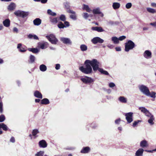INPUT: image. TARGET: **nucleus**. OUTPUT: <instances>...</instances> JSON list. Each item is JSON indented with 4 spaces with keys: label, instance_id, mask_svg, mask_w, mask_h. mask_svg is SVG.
<instances>
[{
    "label": "nucleus",
    "instance_id": "9",
    "mask_svg": "<svg viewBox=\"0 0 156 156\" xmlns=\"http://www.w3.org/2000/svg\"><path fill=\"white\" fill-rule=\"evenodd\" d=\"M39 147L41 148H45L47 147L48 144L44 140H40L38 143Z\"/></svg>",
    "mask_w": 156,
    "mask_h": 156
},
{
    "label": "nucleus",
    "instance_id": "40",
    "mask_svg": "<svg viewBox=\"0 0 156 156\" xmlns=\"http://www.w3.org/2000/svg\"><path fill=\"white\" fill-rule=\"evenodd\" d=\"M48 13L52 16H55L56 15V13L54 12H53L50 9H48L47 11Z\"/></svg>",
    "mask_w": 156,
    "mask_h": 156
},
{
    "label": "nucleus",
    "instance_id": "16",
    "mask_svg": "<svg viewBox=\"0 0 156 156\" xmlns=\"http://www.w3.org/2000/svg\"><path fill=\"white\" fill-rule=\"evenodd\" d=\"M90 149L89 147H86L83 148L80 151V152L82 153L85 154L89 152L90 151Z\"/></svg>",
    "mask_w": 156,
    "mask_h": 156
},
{
    "label": "nucleus",
    "instance_id": "59",
    "mask_svg": "<svg viewBox=\"0 0 156 156\" xmlns=\"http://www.w3.org/2000/svg\"><path fill=\"white\" fill-rule=\"evenodd\" d=\"M15 141V140L14 138L13 137H11L10 139V141L12 143H14Z\"/></svg>",
    "mask_w": 156,
    "mask_h": 156
},
{
    "label": "nucleus",
    "instance_id": "22",
    "mask_svg": "<svg viewBox=\"0 0 156 156\" xmlns=\"http://www.w3.org/2000/svg\"><path fill=\"white\" fill-rule=\"evenodd\" d=\"M3 23L4 26L8 27L10 26V21L9 19H6L3 22Z\"/></svg>",
    "mask_w": 156,
    "mask_h": 156
},
{
    "label": "nucleus",
    "instance_id": "49",
    "mask_svg": "<svg viewBox=\"0 0 156 156\" xmlns=\"http://www.w3.org/2000/svg\"><path fill=\"white\" fill-rule=\"evenodd\" d=\"M83 16L85 19H87L89 17V15L87 13L84 12L83 13Z\"/></svg>",
    "mask_w": 156,
    "mask_h": 156
},
{
    "label": "nucleus",
    "instance_id": "33",
    "mask_svg": "<svg viewBox=\"0 0 156 156\" xmlns=\"http://www.w3.org/2000/svg\"><path fill=\"white\" fill-rule=\"evenodd\" d=\"M40 69L41 71L44 72L47 69L46 66L44 64H42L40 66Z\"/></svg>",
    "mask_w": 156,
    "mask_h": 156
},
{
    "label": "nucleus",
    "instance_id": "29",
    "mask_svg": "<svg viewBox=\"0 0 156 156\" xmlns=\"http://www.w3.org/2000/svg\"><path fill=\"white\" fill-rule=\"evenodd\" d=\"M120 6V4L118 2H114L112 5V7L113 9H116L119 8Z\"/></svg>",
    "mask_w": 156,
    "mask_h": 156
},
{
    "label": "nucleus",
    "instance_id": "1",
    "mask_svg": "<svg viewBox=\"0 0 156 156\" xmlns=\"http://www.w3.org/2000/svg\"><path fill=\"white\" fill-rule=\"evenodd\" d=\"M99 64V62L96 59H94L91 61L87 60L84 62V66L80 67L79 69L83 73L86 74H90L92 71L91 66H92L93 70L96 72L98 68Z\"/></svg>",
    "mask_w": 156,
    "mask_h": 156
},
{
    "label": "nucleus",
    "instance_id": "32",
    "mask_svg": "<svg viewBox=\"0 0 156 156\" xmlns=\"http://www.w3.org/2000/svg\"><path fill=\"white\" fill-rule=\"evenodd\" d=\"M98 70V71L102 74H104L106 75H109V73L107 71L105 70H104L103 69L100 68L99 67Z\"/></svg>",
    "mask_w": 156,
    "mask_h": 156
},
{
    "label": "nucleus",
    "instance_id": "20",
    "mask_svg": "<svg viewBox=\"0 0 156 156\" xmlns=\"http://www.w3.org/2000/svg\"><path fill=\"white\" fill-rule=\"evenodd\" d=\"M34 95L35 97L40 99H42L43 98L42 94L38 90H36L34 92Z\"/></svg>",
    "mask_w": 156,
    "mask_h": 156
},
{
    "label": "nucleus",
    "instance_id": "10",
    "mask_svg": "<svg viewBox=\"0 0 156 156\" xmlns=\"http://www.w3.org/2000/svg\"><path fill=\"white\" fill-rule=\"evenodd\" d=\"M46 37L49 41H50L51 43V44H55L58 42V39L55 37L51 38L48 36H47Z\"/></svg>",
    "mask_w": 156,
    "mask_h": 156
},
{
    "label": "nucleus",
    "instance_id": "53",
    "mask_svg": "<svg viewBox=\"0 0 156 156\" xmlns=\"http://www.w3.org/2000/svg\"><path fill=\"white\" fill-rule=\"evenodd\" d=\"M109 87H112L115 86V84L113 83H110L109 84Z\"/></svg>",
    "mask_w": 156,
    "mask_h": 156
},
{
    "label": "nucleus",
    "instance_id": "23",
    "mask_svg": "<svg viewBox=\"0 0 156 156\" xmlns=\"http://www.w3.org/2000/svg\"><path fill=\"white\" fill-rule=\"evenodd\" d=\"M50 103L49 100L47 98H44L41 101V104L42 105H48Z\"/></svg>",
    "mask_w": 156,
    "mask_h": 156
},
{
    "label": "nucleus",
    "instance_id": "50",
    "mask_svg": "<svg viewBox=\"0 0 156 156\" xmlns=\"http://www.w3.org/2000/svg\"><path fill=\"white\" fill-rule=\"evenodd\" d=\"M126 37L125 36H122L120 37L119 38V40L120 41H122L123 40H124L126 38Z\"/></svg>",
    "mask_w": 156,
    "mask_h": 156
},
{
    "label": "nucleus",
    "instance_id": "21",
    "mask_svg": "<svg viewBox=\"0 0 156 156\" xmlns=\"http://www.w3.org/2000/svg\"><path fill=\"white\" fill-rule=\"evenodd\" d=\"M91 29L93 30H95L99 32L104 31V30L101 27H92Z\"/></svg>",
    "mask_w": 156,
    "mask_h": 156
},
{
    "label": "nucleus",
    "instance_id": "64",
    "mask_svg": "<svg viewBox=\"0 0 156 156\" xmlns=\"http://www.w3.org/2000/svg\"><path fill=\"white\" fill-rule=\"evenodd\" d=\"M150 24L154 27H156V22L151 23H150Z\"/></svg>",
    "mask_w": 156,
    "mask_h": 156
},
{
    "label": "nucleus",
    "instance_id": "26",
    "mask_svg": "<svg viewBox=\"0 0 156 156\" xmlns=\"http://www.w3.org/2000/svg\"><path fill=\"white\" fill-rule=\"evenodd\" d=\"M35 60V57L32 55H30L29 57V60H28V62L30 63H33L34 62Z\"/></svg>",
    "mask_w": 156,
    "mask_h": 156
},
{
    "label": "nucleus",
    "instance_id": "4",
    "mask_svg": "<svg viewBox=\"0 0 156 156\" xmlns=\"http://www.w3.org/2000/svg\"><path fill=\"white\" fill-rule=\"evenodd\" d=\"M139 89L140 91L145 95H149L150 94L149 90L146 86L143 85H141L139 87Z\"/></svg>",
    "mask_w": 156,
    "mask_h": 156
},
{
    "label": "nucleus",
    "instance_id": "28",
    "mask_svg": "<svg viewBox=\"0 0 156 156\" xmlns=\"http://www.w3.org/2000/svg\"><path fill=\"white\" fill-rule=\"evenodd\" d=\"M154 120V115H152L148 119V123L151 125H153L154 124V122H153V121Z\"/></svg>",
    "mask_w": 156,
    "mask_h": 156
},
{
    "label": "nucleus",
    "instance_id": "34",
    "mask_svg": "<svg viewBox=\"0 0 156 156\" xmlns=\"http://www.w3.org/2000/svg\"><path fill=\"white\" fill-rule=\"evenodd\" d=\"M50 22L54 24H56L58 22L57 18H53L52 17H50Z\"/></svg>",
    "mask_w": 156,
    "mask_h": 156
},
{
    "label": "nucleus",
    "instance_id": "52",
    "mask_svg": "<svg viewBox=\"0 0 156 156\" xmlns=\"http://www.w3.org/2000/svg\"><path fill=\"white\" fill-rule=\"evenodd\" d=\"M121 121V119L120 118L116 119L115 121V123L116 124H119L120 121Z\"/></svg>",
    "mask_w": 156,
    "mask_h": 156
},
{
    "label": "nucleus",
    "instance_id": "35",
    "mask_svg": "<svg viewBox=\"0 0 156 156\" xmlns=\"http://www.w3.org/2000/svg\"><path fill=\"white\" fill-rule=\"evenodd\" d=\"M112 40L115 44H118L119 42V38L115 37H112Z\"/></svg>",
    "mask_w": 156,
    "mask_h": 156
},
{
    "label": "nucleus",
    "instance_id": "14",
    "mask_svg": "<svg viewBox=\"0 0 156 156\" xmlns=\"http://www.w3.org/2000/svg\"><path fill=\"white\" fill-rule=\"evenodd\" d=\"M67 12L70 13L72 14L70 15V18L73 20H76V12L73 10H68Z\"/></svg>",
    "mask_w": 156,
    "mask_h": 156
},
{
    "label": "nucleus",
    "instance_id": "11",
    "mask_svg": "<svg viewBox=\"0 0 156 156\" xmlns=\"http://www.w3.org/2000/svg\"><path fill=\"white\" fill-rule=\"evenodd\" d=\"M17 48L21 52H25L27 51V48L25 46H22L21 44H19L17 45Z\"/></svg>",
    "mask_w": 156,
    "mask_h": 156
},
{
    "label": "nucleus",
    "instance_id": "62",
    "mask_svg": "<svg viewBox=\"0 0 156 156\" xmlns=\"http://www.w3.org/2000/svg\"><path fill=\"white\" fill-rule=\"evenodd\" d=\"M33 35L30 34L28 35V37L30 39H32L33 38Z\"/></svg>",
    "mask_w": 156,
    "mask_h": 156
},
{
    "label": "nucleus",
    "instance_id": "8",
    "mask_svg": "<svg viewBox=\"0 0 156 156\" xmlns=\"http://www.w3.org/2000/svg\"><path fill=\"white\" fill-rule=\"evenodd\" d=\"M60 40L64 44L69 45H71L72 44L71 41L68 38L61 37L60 39Z\"/></svg>",
    "mask_w": 156,
    "mask_h": 156
},
{
    "label": "nucleus",
    "instance_id": "46",
    "mask_svg": "<svg viewBox=\"0 0 156 156\" xmlns=\"http://www.w3.org/2000/svg\"><path fill=\"white\" fill-rule=\"evenodd\" d=\"M3 105L2 102H0V113L2 114L3 112Z\"/></svg>",
    "mask_w": 156,
    "mask_h": 156
},
{
    "label": "nucleus",
    "instance_id": "36",
    "mask_svg": "<svg viewBox=\"0 0 156 156\" xmlns=\"http://www.w3.org/2000/svg\"><path fill=\"white\" fill-rule=\"evenodd\" d=\"M147 11L149 12L154 13H156V10L152 8H147Z\"/></svg>",
    "mask_w": 156,
    "mask_h": 156
},
{
    "label": "nucleus",
    "instance_id": "17",
    "mask_svg": "<svg viewBox=\"0 0 156 156\" xmlns=\"http://www.w3.org/2000/svg\"><path fill=\"white\" fill-rule=\"evenodd\" d=\"M140 146L141 147L144 148L148 147V144L147 141L144 140L141 141L140 143Z\"/></svg>",
    "mask_w": 156,
    "mask_h": 156
},
{
    "label": "nucleus",
    "instance_id": "56",
    "mask_svg": "<svg viewBox=\"0 0 156 156\" xmlns=\"http://www.w3.org/2000/svg\"><path fill=\"white\" fill-rule=\"evenodd\" d=\"M145 151L147 152H148L152 153V152H153L154 151H156V148L155 149H154L152 150H145Z\"/></svg>",
    "mask_w": 156,
    "mask_h": 156
},
{
    "label": "nucleus",
    "instance_id": "58",
    "mask_svg": "<svg viewBox=\"0 0 156 156\" xmlns=\"http://www.w3.org/2000/svg\"><path fill=\"white\" fill-rule=\"evenodd\" d=\"M48 0H40L39 2H41L42 3L45 4L47 2Z\"/></svg>",
    "mask_w": 156,
    "mask_h": 156
},
{
    "label": "nucleus",
    "instance_id": "2",
    "mask_svg": "<svg viewBox=\"0 0 156 156\" xmlns=\"http://www.w3.org/2000/svg\"><path fill=\"white\" fill-rule=\"evenodd\" d=\"M134 43L131 40H128L125 43V50L128 52L130 50L133 49L135 47Z\"/></svg>",
    "mask_w": 156,
    "mask_h": 156
},
{
    "label": "nucleus",
    "instance_id": "41",
    "mask_svg": "<svg viewBox=\"0 0 156 156\" xmlns=\"http://www.w3.org/2000/svg\"><path fill=\"white\" fill-rule=\"evenodd\" d=\"M44 152L43 151H40L37 152V153L35 154L36 156H43Z\"/></svg>",
    "mask_w": 156,
    "mask_h": 156
},
{
    "label": "nucleus",
    "instance_id": "12",
    "mask_svg": "<svg viewBox=\"0 0 156 156\" xmlns=\"http://www.w3.org/2000/svg\"><path fill=\"white\" fill-rule=\"evenodd\" d=\"M38 46L42 49L46 48L48 46V44L47 42H39L38 43Z\"/></svg>",
    "mask_w": 156,
    "mask_h": 156
},
{
    "label": "nucleus",
    "instance_id": "24",
    "mask_svg": "<svg viewBox=\"0 0 156 156\" xmlns=\"http://www.w3.org/2000/svg\"><path fill=\"white\" fill-rule=\"evenodd\" d=\"M16 7L15 4L13 3L12 2L9 5L8 7V9L10 11H12L15 9Z\"/></svg>",
    "mask_w": 156,
    "mask_h": 156
},
{
    "label": "nucleus",
    "instance_id": "6",
    "mask_svg": "<svg viewBox=\"0 0 156 156\" xmlns=\"http://www.w3.org/2000/svg\"><path fill=\"white\" fill-rule=\"evenodd\" d=\"M126 119L128 123H130L133 121V113L129 112L125 114Z\"/></svg>",
    "mask_w": 156,
    "mask_h": 156
},
{
    "label": "nucleus",
    "instance_id": "7",
    "mask_svg": "<svg viewBox=\"0 0 156 156\" xmlns=\"http://www.w3.org/2000/svg\"><path fill=\"white\" fill-rule=\"evenodd\" d=\"M104 40L98 37H96L94 38L91 40V41L94 44H96L98 43H102L104 42Z\"/></svg>",
    "mask_w": 156,
    "mask_h": 156
},
{
    "label": "nucleus",
    "instance_id": "27",
    "mask_svg": "<svg viewBox=\"0 0 156 156\" xmlns=\"http://www.w3.org/2000/svg\"><path fill=\"white\" fill-rule=\"evenodd\" d=\"M28 50L35 54L39 52V50L37 48H29Z\"/></svg>",
    "mask_w": 156,
    "mask_h": 156
},
{
    "label": "nucleus",
    "instance_id": "54",
    "mask_svg": "<svg viewBox=\"0 0 156 156\" xmlns=\"http://www.w3.org/2000/svg\"><path fill=\"white\" fill-rule=\"evenodd\" d=\"M65 8L66 9V12H67V11L69 10H71L70 9L69 6L68 5H65Z\"/></svg>",
    "mask_w": 156,
    "mask_h": 156
},
{
    "label": "nucleus",
    "instance_id": "43",
    "mask_svg": "<svg viewBox=\"0 0 156 156\" xmlns=\"http://www.w3.org/2000/svg\"><path fill=\"white\" fill-rule=\"evenodd\" d=\"M60 20L63 21H65L66 20L65 16L64 15H61L59 17Z\"/></svg>",
    "mask_w": 156,
    "mask_h": 156
},
{
    "label": "nucleus",
    "instance_id": "38",
    "mask_svg": "<svg viewBox=\"0 0 156 156\" xmlns=\"http://www.w3.org/2000/svg\"><path fill=\"white\" fill-rule=\"evenodd\" d=\"M83 6V9L85 10L86 11L88 12H90L91 11L88 5L84 4Z\"/></svg>",
    "mask_w": 156,
    "mask_h": 156
},
{
    "label": "nucleus",
    "instance_id": "30",
    "mask_svg": "<svg viewBox=\"0 0 156 156\" xmlns=\"http://www.w3.org/2000/svg\"><path fill=\"white\" fill-rule=\"evenodd\" d=\"M139 109L141 110V112L144 114H147L148 113V111L145 108L143 107H140L139 108Z\"/></svg>",
    "mask_w": 156,
    "mask_h": 156
},
{
    "label": "nucleus",
    "instance_id": "61",
    "mask_svg": "<svg viewBox=\"0 0 156 156\" xmlns=\"http://www.w3.org/2000/svg\"><path fill=\"white\" fill-rule=\"evenodd\" d=\"M33 38L36 40H39V38L37 36L35 35H33Z\"/></svg>",
    "mask_w": 156,
    "mask_h": 156
},
{
    "label": "nucleus",
    "instance_id": "25",
    "mask_svg": "<svg viewBox=\"0 0 156 156\" xmlns=\"http://www.w3.org/2000/svg\"><path fill=\"white\" fill-rule=\"evenodd\" d=\"M2 128L3 130L6 131L8 130V128L7 126L4 123L0 124V129Z\"/></svg>",
    "mask_w": 156,
    "mask_h": 156
},
{
    "label": "nucleus",
    "instance_id": "31",
    "mask_svg": "<svg viewBox=\"0 0 156 156\" xmlns=\"http://www.w3.org/2000/svg\"><path fill=\"white\" fill-rule=\"evenodd\" d=\"M119 100L121 102L126 103L127 102V99L123 96H120L119 98Z\"/></svg>",
    "mask_w": 156,
    "mask_h": 156
},
{
    "label": "nucleus",
    "instance_id": "63",
    "mask_svg": "<svg viewBox=\"0 0 156 156\" xmlns=\"http://www.w3.org/2000/svg\"><path fill=\"white\" fill-rule=\"evenodd\" d=\"M151 5L154 7H156V3H151Z\"/></svg>",
    "mask_w": 156,
    "mask_h": 156
},
{
    "label": "nucleus",
    "instance_id": "19",
    "mask_svg": "<svg viewBox=\"0 0 156 156\" xmlns=\"http://www.w3.org/2000/svg\"><path fill=\"white\" fill-rule=\"evenodd\" d=\"M41 23V20L39 18H37L33 21V23L35 26H39Z\"/></svg>",
    "mask_w": 156,
    "mask_h": 156
},
{
    "label": "nucleus",
    "instance_id": "48",
    "mask_svg": "<svg viewBox=\"0 0 156 156\" xmlns=\"http://www.w3.org/2000/svg\"><path fill=\"white\" fill-rule=\"evenodd\" d=\"M132 6V3H131L129 2L126 4V7L127 9H129L131 8Z\"/></svg>",
    "mask_w": 156,
    "mask_h": 156
},
{
    "label": "nucleus",
    "instance_id": "60",
    "mask_svg": "<svg viewBox=\"0 0 156 156\" xmlns=\"http://www.w3.org/2000/svg\"><path fill=\"white\" fill-rule=\"evenodd\" d=\"M115 49L117 51H120L121 50V48L119 47H116Z\"/></svg>",
    "mask_w": 156,
    "mask_h": 156
},
{
    "label": "nucleus",
    "instance_id": "39",
    "mask_svg": "<svg viewBox=\"0 0 156 156\" xmlns=\"http://www.w3.org/2000/svg\"><path fill=\"white\" fill-rule=\"evenodd\" d=\"M58 27L59 28L61 29L64 28L65 26L62 22H59L58 24Z\"/></svg>",
    "mask_w": 156,
    "mask_h": 156
},
{
    "label": "nucleus",
    "instance_id": "51",
    "mask_svg": "<svg viewBox=\"0 0 156 156\" xmlns=\"http://www.w3.org/2000/svg\"><path fill=\"white\" fill-rule=\"evenodd\" d=\"M64 25H65V27H68L69 26V23L68 22L66 21H64Z\"/></svg>",
    "mask_w": 156,
    "mask_h": 156
},
{
    "label": "nucleus",
    "instance_id": "47",
    "mask_svg": "<svg viewBox=\"0 0 156 156\" xmlns=\"http://www.w3.org/2000/svg\"><path fill=\"white\" fill-rule=\"evenodd\" d=\"M141 122V121L140 120H137V121H135L133 123L132 126L133 127H135L139 122Z\"/></svg>",
    "mask_w": 156,
    "mask_h": 156
},
{
    "label": "nucleus",
    "instance_id": "42",
    "mask_svg": "<svg viewBox=\"0 0 156 156\" xmlns=\"http://www.w3.org/2000/svg\"><path fill=\"white\" fill-rule=\"evenodd\" d=\"M156 93L154 92H151V93L150 92V94L149 95H147V96H150L151 98H155L156 97Z\"/></svg>",
    "mask_w": 156,
    "mask_h": 156
},
{
    "label": "nucleus",
    "instance_id": "15",
    "mask_svg": "<svg viewBox=\"0 0 156 156\" xmlns=\"http://www.w3.org/2000/svg\"><path fill=\"white\" fill-rule=\"evenodd\" d=\"M152 54L149 50H146L144 53V56L146 58H150L151 57Z\"/></svg>",
    "mask_w": 156,
    "mask_h": 156
},
{
    "label": "nucleus",
    "instance_id": "3",
    "mask_svg": "<svg viewBox=\"0 0 156 156\" xmlns=\"http://www.w3.org/2000/svg\"><path fill=\"white\" fill-rule=\"evenodd\" d=\"M14 13L16 16L24 18L27 17L29 14L28 12H25L18 10L15 11Z\"/></svg>",
    "mask_w": 156,
    "mask_h": 156
},
{
    "label": "nucleus",
    "instance_id": "44",
    "mask_svg": "<svg viewBox=\"0 0 156 156\" xmlns=\"http://www.w3.org/2000/svg\"><path fill=\"white\" fill-rule=\"evenodd\" d=\"M39 132L38 129H34L33 130L32 132V135L33 136H35Z\"/></svg>",
    "mask_w": 156,
    "mask_h": 156
},
{
    "label": "nucleus",
    "instance_id": "55",
    "mask_svg": "<svg viewBox=\"0 0 156 156\" xmlns=\"http://www.w3.org/2000/svg\"><path fill=\"white\" fill-rule=\"evenodd\" d=\"M60 66L59 64H56L55 65V68L56 69L58 70L60 68Z\"/></svg>",
    "mask_w": 156,
    "mask_h": 156
},
{
    "label": "nucleus",
    "instance_id": "5",
    "mask_svg": "<svg viewBox=\"0 0 156 156\" xmlns=\"http://www.w3.org/2000/svg\"><path fill=\"white\" fill-rule=\"evenodd\" d=\"M81 80L84 83L90 84L94 82L93 79L91 78L86 76L81 79Z\"/></svg>",
    "mask_w": 156,
    "mask_h": 156
},
{
    "label": "nucleus",
    "instance_id": "45",
    "mask_svg": "<svg viewBox=\"0 0 156 156\" xmlns=\"http://www.w3.org/2000/svg\"><path fill=\"white\" fill-rule=\"evenodd\" d=\"M5 118L3 115H0V122H3L5 119Z\"/></svg>",
    "mask_w": 156,
    "mask_h": 156
},
{
    "label": "nucleus",
    "instance_id": "57",
    "mask_svg": "<svg viewBox=\"0 0 156 156\" xmlns=\"http://www.w3.org/2000/svg\"><path fill=\"white\" fill-rule=\"evenodd\" d=\"M145 115L146 116L149 117L150 118L151 117V115H153L151 114L149 111L148 113H147V114H145Z\"/></svg>",
    "mask_w": 156,
    "mask_h": 156
},
{
    "label": "nucleus",
    "instance_id": "37",
    "mask_svg": "<svg viewBox=\"0 0 156 156\" xmlns=\"http://www.w3.org/2000/svg\"><path fill=\"white\" fill-rule=\"evenodd\" d=\"M81 50L82 51H85L87 50V46L85 44H82L80 46Z\"/></svg>",
    "mask_w": 156,
    "mask_h": 156
},
{
    "label": "nucleus",
    "instance_id": "13",
    "mask_svg": "<svg viewBox=\"0 0 156 156\" xmlns=\"http://www.w3.org/2000/svg\"><path fill=\"white\" fill-rule=\"evenodd\" d=\"M92 12L94 14H100V16L101 17H103L104 16L103 14L101 12L100 9L99 8L93 9Z\"/></svg>",
    "mask_w": 156,
    "mask_h": 156
},
{
    "label": "nucleus",
    "instance_id": "18",
    "mask_svg": "<svg viewBox=\"0 0 156 156\" xmlns=\"http://www.w3.org/2000/svg\"><path fill=\"white\" fill-rule=\"evenodd\" d=\"M144 151V150L143 148H139L136 152V156H143Z\"/></svg>",
    "mask_w": 156,
    "mask_h": 156
}]
</instances>
